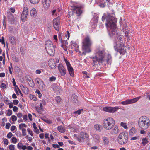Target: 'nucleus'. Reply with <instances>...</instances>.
Instances as JSON below:
<instances>
[{"instance_id": "1", "label": "nucleus", "mask_w": 150, "mask_h": 150, "mask_svg": "<svg viewBox=\"0 0 150 150\" xmlns=\"http://www.w3.org/2000/svg\"><path fill=\"white\" fill-rule=\"evenodd\" d=\"M106 19L105 25L110 36L113 39L114 47L115 50L120 54L124 55L126 52L125 47L123 44L122 35L119 33L116 25V19L108 13H104L102 17V20Z\"/></svg>"}, {"instance_id": "2", "label": "nucleus", "mask_w": 150, "mask_h": 150, "mask_svg": "<svg viewBox=\"0 0 150 150\" xmlns=\"http://www.w3.org/2000/svg\"><path fill=\"white\" fill-rule=\"evenodd\" d=\"M95 56L92 57L93 61L95 63L97 62L100 65L105 66L107 64H110L112 57L110 54L106 52L102 49H97L95 52Z\"/></svg>"}, {"instance_id": "3", "label": "nucleus", "mask_w": 150, "mask_h": 150, "mask_svg": "<svg viewBox=\"0 0 150 150\" xmlns=\"http://www.w3.org/2000/svg\"><path fill=\"white\" fill-rule=\"evenodd\" d=\"M138 125L139 127L142 129L146 130L150 126V120L146 116L141 117L138 120Z\"/></svg>"}, {"instance_id": "4", "label": "nucleus", "mask_w": 150, "mask_h": 150, "mask_svg": "<svg viewBox=\"0 0 150 150\" xmlns=\"http://www.w3.org/2000/svg\"><path fill=\"white\" fill-rule=\"evenodd\" d=\"M115 124L114 119L111 117H108L103 120V126L105 130H109L113 127Z\"/></svg>"}, {"instance_id": "5", "label": "nucleus", "mask_w": 150, "mask_h": 150, "mask_svg": "<svg viewBox=\"0 0 150 150\" xmlns=\"http://www.w3.org/2000/svg\"><path fill=\"white\" fill-rule=\"evenodd\" d=\"M45 49L48 54L53 56L54 54V47L52 42L49 40H46L45 42Z\"/></svg>"}, {"instance_id": "6", "label": "nucleus", "mask_w": 150, "mask_h": 150, "mask_svg": "<svg viewBox=\"0 0 150 150\" xmlns=\"http://www.w3.org/2000/svg\"><path fill=\"white\" fill-rule=\"evenodd\" d=\"M82 48L86 52H89L91 51L90 47L92 42L89 37L87 36L85 38L83 42Z\"/></svg>"}, {"instance_id": "7", "label": "nucleus", "mask_w": 150, "mask_h": 150, "mask_svg": "<svg viewBox=\"0 0 150 150\" xmlns=\"http://www.w3.org/2000/svg\"><path fill=\"white\" fill-rule=\"evenodd\" d=\"M128 139V134L127 133L122 132L119 135L117 138V141L120 144L124 145L127 143Z\"/></svg>"}, {"instance_id": "8", "label": "nucleus", "mask_w": 150, "mask_h": 150, "mask_svg": "<svg viewBox=\"0 0 150 150\" xmlns=\"http://www.w3.org/2000/svg\"><path fill=\"white\" fill-rule=\"evenodd\" d=\"M73 8L74 12H76L77 14V16L80 15L82 13V9L83 8L84 6L83 5H77L76 6L73 5L72 6Z\"/></svg>"}, {"instance_id": "9", "label": "nucleus", "mask_w": 150, "mask_h": 150, "mask_svg": "<svg viewBox=\"0 0 150 150\" xmlns=\"http://www.w3.org/2000/svg\"><path fill=\"white\" fill-rule=\"evenodd\" d=\"M65 62L67 67V70L69 75L72 77H74V69L69 62L66 59H64Z\"/></svg>"}, {"instance_id": "10", "label": "nucleus", "mask_w": 150, "mask_h": 150, "mask_svg": "<svg viewBox=\"0 0 150 150\" xmlns=\"http://www.w3.org/2000/svg\"><path fill=\"white\" fill-rule=\"evenodd\" d=\"M140 98L141 96H139L132 99H128L125 101L121 102V103L123 105L134 103L138 101Z\"/></svg>"}, {"instance_id": "11", "label": "nucleus", "mask_w": 150, "mask_h": 150, "mask_svg": "<svg viewBox=\"0 0 150 150\" xmlns=\"http://www.w3.org/2000/svg\"><path fill=\"white\" fill-rule=\"evenodd\" d=\"M60 19V17L58 16L54 19L53 21V26L54 29L57 31H59V30Z\"/></svg>"}, {"instance_id": "12", "label": "nucleus", "mask_w": 150, "mask_h": 150, "mask_svg": "<svg viewBox=\"0 0 150 150\" xmlns=\"http://www.w3.org/2000/svg\"><path fill=\"white\" fill-rule=\"evenodd\" d=\"M119 108L117 107L106 106L103 108V110L104 111L111 113L115 112Z\"/></svg>"}, {"instance_id": "13", "label": "nucleus", "mask_w": 150, "mask_h": 150, "mask_svg": "<svg viewBox=\"0 0 150 150\" xmlns=\"http://www.w3.org/2000/svg\"><path fill=\"white\" fill-rule=\"evenodd\" d=\"M28 8L26 7H24L21 14V18L23 22H25L28 16Z\"/></svg>"}, {"instance_id": "14", "label": "nucleus", "mask_w": 150, "mask_h": 150, "mask_svg": "<svg viewBox=\"0 0 150 150\" xmlns=\"http://www.w3.org/2000/svg\"><path fill=\"white\" fill-rule=\"evenodd\" d=\"M36 84L39 86L40 89L43 90L45 87V84L42 80L39 78H37L35 79Z\"/></svg>"}, {"instance_id": "15", "label": "nucleus", "mask_w": 150, "mask_h": 150, "mask_svg": "<svg viewBox=\"0 0 150 150\" xmlns=\"http://www.w3.org/2000/svg\"><path fill=\"white\" fill-rule=\"evenodd\" d=\"M58 70L62 76H64L66 74V69L62 64H59L58 66Z\"/></svg>"}, {"instance_id": "16", "label": "nucleus", "mask_w": 150, "mask_h": 150, "mask_svg": "<svg viewBox=\"0 0 150 150\" xmlns=\"http://www.w3.org/2000/svg\"><path fill=\"white\" fill-rule=\"evenodd\" d=\"M98 22V17H94L91 21L90 24L92 28L94 29L96 26Z\"/></svg>"}, {"instance_id": "17", "label": "nucleus", "mask_w": 150, "mask_h": 150, "mask_svg": "<svg viewBox=\"0 0 150 150\" xmlns=\"http://www.w3.org/2000/svg\"><path fill=\"white\" fill-rule=\"evenodd\" d=\"M48 64L49 67L51 69H54L56 67V64L53 59H50L48 62Z\"/></svg>"}, {"instance_id": "18", "label": "nucleus", "mask_w": 150, "mask_h": 150, "mask_svg": "<svg viewBox=\"0 0 150 150\" xmlns=\"http://www.w3.org/2000/svg\"><path fill=\"white\" fill-rule=\"evenodd\" d=\"M71 46L72 49H74L77 52L80 53L79 49V46L74 41H71Z\"/></svg>"}, {"instance_id": "19", "label": "nucleus", "mask_w": 150, "mask_h": 150, "mask_svg": "<svg viewBox=\"0 0 150 150\" xmlns=\"http://www.w3.org/2000/svg\"><path fill=\"white\" fill-rule=\"evenodd\" d=\"M113 128H112L110 132V133L112 135H114L117 134L119 132V130L118 126L117 125H114Z\"/></svg>"}, {"instance_id": "20", "label": "nucleus", "mask_w": 150, "mask_h": 150, "mask_svg": "<svg viewBox=\"0 0 150 150\" xmlns=\"http://www.w3.org/2000/svg\"><path fill=\"white\" fill-rule=\"evenodd\" d=\"M50 2L51 0H42V3L45 9H46L48 8L50 6Z\"/></svg>"}, {"instance_id": "21", "label": "nucleus", "mask_w": 150, "mask_h": 150, "mask_svg": "<svg viewBox=\"0 0 150 150\" xmlns=\"http://www.w3.org/2000/svg\"><path fill=\"white\" fill-rule=\"evenodd\" d=\"M80 137L83 140L86 139L88 140L89 139L88 134L86 133H84L83 132H80Z\"/></svg>"}, {"instance_id": "22", "label": "nucleus", "mask_w": 150, "mask_h": 150, "mask_svg": "<svg viewBox=\"0 0 150 150\" xmlns=\"http://www.w3.org/2000/svg\"><path fill=\"white\" fill-rule=\"evenodd\" d=\"M94 140L96 143H99L100 140V136L97 134H94L92 135Z\"/></svg>"}, {"instance_id": "23", "label": "nucleus", "mask_w": 150, "mask_h": 150, "mask_svg": "<svg viewBox=\"0 0 150 150\" xmlns=\"http://www.w3.org/2000/svg\"><path fill=\"white\" fill-rule=\"evenodd\" d=\"M96 3L101 7H104L105 5L104 0H95Z\"/></svg>"}, {"instance_id": "24", "label": "nucleus", "mask_w": 150, "mask_h": 150, "mask_svg": "<svg viewBox=\"0 0 150 150\" xmlns=\"http://www.w3.org/2000/svg\"><path fill=\"white\" fill-rule=\"evenodd\" d=\"M132 35H133L131 33L126 31L125 33V35L124 36L125 38V39L127 40V41H128L131 39V37Z\"/></svg>"}, {"instance_id": "25", "label": "nucleus", "mask_w": 150, "mask_h": 150, "mask_svg": "<svg viewBox=\"0 0 150 150\" xmlns=\"http://www.w3.org/2000/svg\"><path fill=\"white\" fill-rule=\"evenodd\" d=\"M94 129L99 132H100L102 129V125L98 124H96L94 126Z\"/></svg>"}, {"instance_id": "26", "label": "nucleus", "mask_w": 150, "mask_h": 150, "mask_svg": "<svg viewBox=\"0 0 150 150\" xmlns=\"http://www.w3.org/2000/svg\"><path fill=\"white\" fill-rule=\"evenodd\" d=\"M30 14L32 17L35 18L37 15V11L36 10L35 8H32L30 11Z\"/></svg>"}, {"instance_id": "27", "label": "nucleus", "mask_w": 150, "mask_h": 150, "mask_svg": "<svg viewBox=\"0 0 150 150\" xmlns=\"http://www.w3.org/2000/svg\"><path fill=\"white\" fill-rule=\"evenodd\" d=\"M102 139L104 145H108L109 143V138L105 136L103 137H102Z\"/></svg>"}, {"instance_id": "28", "label": "nucleus", "mask_w": 150, "mask_h": 150, "mask_svg": "<svg viewBox=\"0 0 150 150\" xmlns=\"http://www.w3.org/2000/svg\"><path fill=\"white\" fill-rule=\"evenodd\" d=\"M21 89L26 94H28L29 93V91L28 88L24 86L23 85H21Z\"/></svg>"}, {"instance_id": "29", "label": "nucleus", "mask_w": 150, "mask_h": 150, "mask_svg": "<svg viewBox=\"0 0 150 150\" xmlns=\"http://www.w3.org/2000/svg\"><path fill=\"white\" fill-rule=\"evenodd\" d=\"M137 130L135 127H132L129 131V134L130 135L133 136L136 134Z\"/></svg>"}, {"instance_id": "30", "label": "nucleus", "mask_w": 150, "mask_h": 150, "mask_svg": "<svg viewBox=\"0 0 150 150\" xmlns=\"http://www.w3.org/2000/svg\"><path fill=\"white\" fill-rule=\"evenodd\" d=\"M9 40L11 44L14 45L16 43V38L13 36H11L9 37Z\"/></svg>"}, {"instance_id": "31", "label": "nucleus", "mask_w": 150, "mask_h": 150, "mask_svg": "<svg viewBox=\"0 0 150 150\" xmlns=\"http://www.w3.org/2000/svg\"><path fill=\"white\" fill-rule=\"evenodd\" d=\"M57 130L59 132L62 133H64L65 131V129L64 127L62 126H58Z\"/></svg>"}, {"instance_id": "32", "label": "nucleus", "mask_w": 150, "mask_h": 150, "mask_svg": "<svg viewBox=\"0 0 150 150\" xmlns=\"http://www.w3.org/2000/svg\"><path fill=\"white\" fill-rule=\"evenodd\" d=\"M148 139L146 138H143L142 139V143L143 146H145L148 143L149 141L148 140Z\"/></svg>"}, {"instance_id": "33", "label": "nucleus", "mask_w": 150, "mask_h": 150, "mask_svg": "<svg viewBox=\"0 0 150 150\" xmlns=\"http://www.w3.org/2000/svg\"><path fill=\"white\" fill-rule=\"evenodd\" d=\"M83 111V109H79L77 111H74L73 113L75 114L76 116L80 115Z\"/></svg>"}, {"instance_id": "34", "label": "nucleus", "mask_w": 150, "mask_h": 150, "mask_svg": "<svg viewBox=\"0 0 150 150\" xmlns=\"http://www.w3.org/2000/svg\"><path fill=\"white\" fill-rule=\"evenodd\" d=\"M32 125L34 129V132L37 134L39 133V131L37 127L36 126L35 123H33Z\"/></svg>"}, {"instance_id": "35", "label": "nucleus", "mask_w": 150, "mask_h": 150, "mask_svg": "<svg viewBox=\"0 0 150 150\" xmlns=\"http://www.w3.org/2000/svg\"><path fill=\"white\" fill-rule=\"evenodd\" d=\"M120 126L123 127L125 129H128V128L127 125V124L123 122L120 123Z\"/></svg>"}, {"instance_id": "36", "label": "nucleus", "mask_w": 150, "mask_h": 150, "mask_svg": "<svg viewBox=\"0 0 150 150\" xmlns=\"http://www.w3.org/2000/svg\"><path fill=\"white\" fill-rule=\"evenodd\" d=\"M59 39L60 40L61 43L64 44L65 46H66L68 45V42L67 41V40H62V38H61V39L60 38Z\"/></svg>"}, {"instance_id": "37", "label": "nucleus", "mask_w": 150, "mask_h": 150, "mask_svg": "<svg viewBox=\"0 0 150 150\" xmlns=\"http://www.w3.org/2000/svg\"><path fill=\"white\" fill-rule=\"evenodd\" d=\"M23 146L22 142L21 141H20L17 144V147L19 149L21 150Z\"/></svg>"}, {"instance_id": "38", "label": "nucleus", "mask_w": 150, "mask_h": 150, "mask_svg": "<svg viewBox=\"0 0 150 150\" xmlns=\"http://www.w3.org/2000/svg\"><path fill=\"white\" fill-rule=\"evenodd\" d=\"M27 125L24 123H21L19 124V128L20 130L24 129L23 128L25 127Z\"/></svg>"}, {"instance_id": "39", "label": "nucleus", "mask_w": 150, "mask_h": 150, "mask_svg": "<svg viewBox=\"0 0 150 150\" xmlns=\"http://www.w3.org/2000/svg\"><path fill=\"white\" fill-rule=\"evenodd\" d=\"M82 73L85 78H89V74L86 71H83Z\"/></svg>"}, {"instance_id": "40", "label": "nucleus", "mask_w": 150, "mask_h": 150, "mask_svg": "<svg viewBox=\"0 0 150 150\" xmlns=\"http://www.w3.org/2000/svg\"><path fill=\"white\" fill-rule=\"evenodd\" d=\"M17 88H16L15 91L16 93L17 94L19 95V94H20L21 95L22 94L21 91L19 88L17 86Z\"/></svg>"}, {"instance_id": "41", "label": "nucleus", "mask_w": 150, "mask_h": 150, "mask_svg": "<svg viewBox=\"0 0 150 150\" xmlns=\"http://www.w3.org/2000/svg\"><path fill=\"white\" fill-rule=\"evenodd\" d=\"M59 10H54L52 11V15H54V14H55L56 16L59 15V14H57V13L59 12Z\"/></svg>"}, {"instance_id": "42", "label": "nucleus", "mask_w": 150, "mask_h": 150, "mask_svg": "<svg viewBox=\"0 0 150 150\" xmlns=\"http://www.w3.org/2000/svg\"><path fill=\"white\" fill-rule=\"evenodd\" d=\"M4 102L7 105H8L9 104L10 101L6 97H5L4 98Z\"/></svg>"}, {"instance_id": "43", "label": "nucleus", "mask_w": 150, "mask_h": 150, "mask_svg": "<svg viewBox=\"0 0 150 150\" xmlns=\"http://www.w3.org/2000/svg\"><path fill=\"white\" fill-rule=\"evenodd\" d=\"M55 100L57 103H59L61 102V99L59 96H58L55 97Z\"/></svg>"}, {"instance_id": "44", "label": "nucleus", "mask_w": 150, "mask_h": 150, "mask_svg": "<svg viewBox=\"0 0 150 150\" xmlns=\"http://www.w3.org/2000/svg\"><path fill=\"white\" fill-rule=\"evenodd\" d=\"M30 2L33 4H36L39 2L40 0H29Z\"/></svg>"}, {"instance_id": "45", "label": "nucleus", "mask_w": 150, "mask_h": 150, "mask_svg": "<svg viewBox=\"0 0 150 150\" xmlns=\"http://www.w3.org/2000/svg\"><path fill=\"white\" fill-rule=\"evenodd\" d=\"M11 118L13 122L16 121L17 120V117L14 115H12Z\"/></svg>"}, {"instance_id": "46", "label": "nucleus", "mask_w": 150, "mask_h": 150, "mask_svg": "<svg viewBox=\"0 0 150 150\" xmlns=\"http://www.w3.org/2000/svg\"><path fill=\"white\" fill-rule=\"evenodd\" d=\"M11 141L12 142L15 144L17 142V139L15 137H13L11 139Z\"/></svg>"}, {"instance_id": "47", "label": "nucleus", "mask_w": 150, "mask_h": 150, "mask_svg": "<svg viewBox=\"0 0 150 150\" xmlns=\"http://www.w3.org/2000/svg\"><path fill=\"white\" fill-rule=\"evenodd\" d=\"M30 99L33 100L35 101L37 100L36 98L34 95H30Z\"/></svg>"}, {"instance_id": "48", "label": "nucleus", "mask_w": 150, "mask_h": 150, "mask_svg": "<svg viewBox=\"0 0 150 150\" xmlns=\"http://www.w3.org/2000/svg\"><path fill=\"white\" fill-rule=\"evenodd\" d=\"M27 131L28 132V133L29 134H30L31 136H33V131L31 130L30 129L28 128L27 129Z\"/></svg>"}, {"instance_id": "49", "label": "nucleus", "mask_w": 150, "mask_h": 150, "mask_svg": "<svg viewBox=\"0 0 150 150\" xmlns=\"http://www.w3.org/2000/svg\"><path fill=\"white\" fill-rule=\"evenodd\" d=\"M12 111L11 110L9 109L7 112L6 115L8 116H10L12 115Z\"/></svg>"}, {"instance_id": "50", "label": "nucleus", "mask_w": 150, "mask_h": 150, "mask_svg": "<svg viewBox=\"0 0 150 150\" xmlns=\"http://www.w3.org/2000/svg\"><path fill=\"white\" fill-rule=\"evenodd\" d=\"M22 135L23 136H25L26 135V129H21Z\"/></svg>"}, {"instance_id": "51", "label": "nucleus", "mask_w": 150, "mask_h": 150, "mask_svg": "<svg viewBox=\"0 0 150 150\" xmlns=\"http://www.w3.org/2000/svg\"><path fill=\"white\" fill-rule=\"evenodd\" d=\"M0 87L1 88L4 89L6 88L7 87V86L5 83H2L0 85Z\"/></svg>"}, {"instance_id": "52", "label": "nucleus", "mask_w": 150, "mask_h": 150, "mask_svg": "<svg viewBox=\"0 0 150 150\" xmlns=\"http://www.w3.org/2000/svg\"><path fill=\"white\" fill-rule=\"evenodd\" d=\"M70 33L68 31H67L65 33V37L67 38V39H69L70 35Z\"/></svg>"}, {"instance_id": "53", "label": "nucleus", "mask_w": 150, "mask_h": 150, "mask_svg": "<svg viewBox=\"0 0 150 150\" xmlns=\"http://www.w3.org/2000/svg\"><path fill=\"white\" fill-rule=\"evenodd\" d=\"M139 136H134L130 139L131 140H137L139 139Z\"/></svg>"}, {"instance_id": "54", "label": "nucleus", "mask_w": 150, "mask_h": 150, "mask_svg": "<svg viewBox=\"0 0 150 150\" xmlns=\"http://www.w3.org/2000/svg\"><path fill=\"white\" fill-rule=\"evenodd\" d=\"M56 79V78L54 76H52L49 78V81H54Z\"/></svg>"}, {"instance_id": "55", "label": "nucleus", "mask_w": 150, "mask_h": 150, "mask_svg": "<svg viewBox=\"0 0 150 150\" xmlns=\"http://www.w3.org/2000/svg\"><path fill=\"white\" fill-rule=\"evenodd\" d=\"M11 144L9 145V148L10 150H14L15 146Z\"/></svg>"}, {"instance_id": "56", "label": "nucleus", "mask_w": 150, "mask_h": 150, "mask_svg": "<svg viewBox=\"0 0 150 150\" xmlns=\"http://www.w3.org/2000/svg\"><path fill=\"white\" fill-rule=\"evenodd\" d=\"M16 127L15 126L13 125L11 127V130L13 132H14V131L16 129Z\"/></svg>"}, {"instance_id": "57", "label": "nucleus", "mask_w": 150, "mask_h": 150, "mask_svg": "<svg viewBox=\"0 0 150 150\" xmlns=\"http://www.w3.org/2000/svg\"><path fill=\"white\" fill-rule=\"evenodd\" d=\"M13 136V134L11 132L8 133L7 136V138L10 139Z\"/></svg>"}, {"instance_id": "58", "label": "nucleus", "mask_w": 150, "mask_h": 150, "mask_svg": "<svg viewBox=\"0 0 150 150\" xmlns=\"http://www.w3.org/2000/svg\"><path fill=\"white\" fill-rule=\"evenodd\" d=\"M11 126V125L9 123H7L6 124V128L8 129H9L10 127Z\"/></svg>"}, {"instance_id": "59", "label": "nucleus", "mask_w": 150, "mask_h": 150, "mask_svg": "<svg viewBox=\"0 0 150 150\" xmlns=\"http://www.w3.org/2000/svg\"><path fill=\"white\" fill-rule=\"evenodd\" d=\"M19 103V101L17 100H15L13 101V104L17 105Z\"/></svg>"}, {"instance_id": "60", "label": "nucleus", "mask_w": 150, "mask_h": 150, "mask_svg": "<svg viewBox=\"0 0 150 150\" xmlns=\"http://www.w3.org/2000/svg\"><path fill=\"white\" fill-rule=\"evenodd\" d=\"M0 42L2 44H5L4 39L3 37H2L1 39H0Z\"/></svg>"}, {"instance_id": "61", "label": "nucleus", "mask_w": 150, "mask_h": 150, "mask_svg": "<svg viewBox=\"0 0 150 150\" xmlns=\"http://www.w3.org/2000/svg\"><path fill=\"white\" fill-rule=\"evenodd\" d=\"M53 39L55 40L54 42H57V41L58 39H57V36L56 35H54L53 36Z\"/></svg>"}, {"instance_id": "62", "label": "nucleus", "mask_w": 150, "mask_h": 150, "mask_svg": "<svg viewBox=\"0 0 150 150\" xmlns=\"http://www.w3.org/2000/svg\"><path fill=\"white\" fill-rule=\"evenodd\" d=\"M4 144H5L6 145H7L8 144V140L6 139H4Z\"/></svg>"}, {"instance_id": "63", "label": "nucleus", "mask_w": 150, "mask_h": 150, "mask_svg": "<svg viewBox=\"0 0 150 150\" xmlns=\"http://www.w3.org/2000/svg\"><path fill=\"white\" fill-rule=\"evenodd\" d=\"M146 96L147 98L150 100V93H146Z\"/></svg>"}, {"instance_id": "64", "label": "nucleus", "mask_w": 150, "mask_h": 150, "mask_svg": "<svg viewBox=\"0 0 150 150\" xmlns=\"http://www.w3.org/2000/svg\"><path fill=\"white\" fill-rule=\"evenodd\" d=\"M147 137L148 139L150 140V130L148 131L147 132Z\"/></svg>"}]
</instances>
